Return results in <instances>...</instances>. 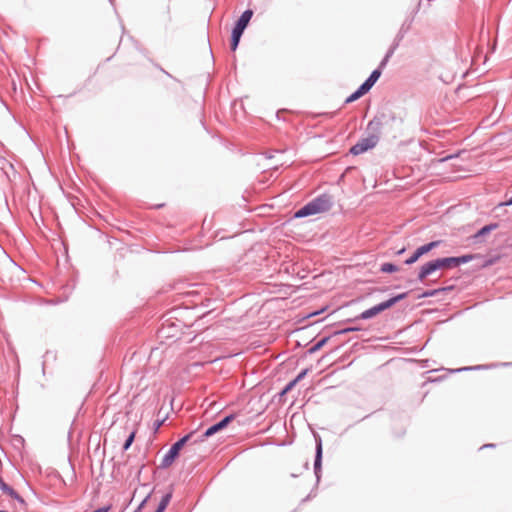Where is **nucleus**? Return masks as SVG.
Returning a JSON list of instances; mask_svg holds the SVG:
<instances>
[{
    "label": "nucleus",
    "mask_w": 512,
    "mask_h": 512,
    "mask_svg": "<svg viewBox=\"0 0 512 512\" xmlns=\"http://www.w3.org/2000/svg\"><path fill=\"white\" fill-rule=\"evenodd\" d=\"M252 16H253V11L252 10L244 11L243 14L241 15V17L238 19V21H237V23H236L234 28L244 32V30L247 27V25H248L249 21L251 20Z\"/></svg>",
    "instance_id": "nucleus-7"
},
{
    "label": "nucleus",
    "mask_w": 512,
    "mask_h": 512,
    "mask_svg": "<svg viewBox=\"0 0 512 512\" xmlns=\"http://www.w3.org/2000/svg\"><path fill=\"white\" fill-rule=\"evenodd\" d=\"M171 499V494H166L159 503V506L155 512H164Z\"/></svg>",
    "instance_id": "nucleus-13"
},
{
    "label": "nucleus",
    "mask_w": 512,
    "mask_h": 512,
    "mask_svg": "<svg viewBox=\"0 0 512 512\" xmlns=\"http://www.w3.org/2000/svg\"><path fill=\"white\" fill-rule=\"evenodd\" d=\"M242 34H243V31L238 30L236 28L233 29V31H232V38H231V49L233 51L236 50Z\"/></svg>",
    "instance_id": "nucleus-9"
},
{
    "label": "nucleus",
    "mask_w": 512,
    "mask_h": 512,
    "mask_svg": "<svg viewBox=\"0 0 512 512\" xmlns=\"http://www.w3.org/2000/svg\"><path fill=\"white\" fill-rule=\"evenodd\" d=\"M381 75V71L380 70H374L371 75L369 76V78L362 84V89L363 90H370L373 85L376 83V81L379 79Z\"/></svg>",
    "instance_id": "nucleus-8"
},
{
    "label": "nucleus",
    "mask_w": 512,
    "mask_h": 512,
    "mask_svg": "<svg viewBox=\"0 0 512 512\" xmlns=\"http://www.w3.org/2000/svg\"><path fill=\"white\" fill-rule=\"evenodd\" d=\"M404 251H405V248H402L401 250L398 251V254H402Z\"/></svg>",
    "instance_id": "nucleus-24"
},
{
    "label": "nucleus",
    "mask_w": 512,
    "mask_h": 512,
    "mask_svg": "<svg viewBox=\"0 0 512 512\" xmlns=\"http://www.w3.org/2000/svg\"><path fill=\"white\" fill-rule=\"evenodd\" d=\"M382 272L391 273L398 271V268L392 263H384L381 267Z\"/></svg>",
    "instance_id": "nucleus-14"
},
{
    "label": "nucleus",
    "mask_w": 512,
    "mask_h": 512,
    "mask_svg": "<svg viewBox=\"0 0 512 512\" xmlns=\"http://www.w3.org/2000/svg\"><path fill=\"white\" fill-rule=\"evenodd\" d=\"M321 455H322V447H321V443H319L317 446V455H316V459H315V469L316 470L321 465Z\"/></svg>",
    "instance_id": "nucleus-15"
},
{
    "label": "nucleus",
    "mask_w": 512,
    "mask_h": 512,
    "mask_svg": "<svg viewBox=\"0 0 512 512\" xmlns=\"http://www.w3.org/2000/svg\"><path fill=\"white\" fill-rule=\"evenodd\" d=\"M331 208V202L327 197H319L295 213L296 218L306 217L328 211Z\"/></svg>",
    "instance_id": "nucleus-2"
},
{
    "label": "nucleus",
    "mask_w": 512,
    "mask_h": 512,
    "mask_svg": "<svg viewBox=\"0 0 512 512\" xmlns=\"http://www.w3.org/2000/svg\"><path fill=\"white\" fill-rule=\"evenodd\" d=\"M472 259L471 255L462 256V257H447L440 258L433 261H430L424 264L419 272L418 278L420 281H423L427 276L431 275L437 270L441 269H449L452 267H456L462 263H466Z\"/></svg>",
    "instance_id": "nucleus-1"
},
{
    "label": "nucleus",
    "mask_w": 512,
    "mask_h": 512,
    "mask_svg": "<svg viewBox=\"0 0 512 512\" xmlns=\"http://www.w3.org/2000/svg\"><path fill=\"white\" fill-rule=\"evenodd\" d=\"M108 510H109V507H102V508H99V509H97V510H95L93 512H108Z\"/></svg>",
    "instance_id": "nucleus-21"
},
{
    "label": "nucleus",
    "mask_w": 512,
    "mask_h": 512,
    "mask_svg": "<svg viewBox=\"0 0 512 512\" xmlns=\"http://www.w3.org/2000/svg\"><path fill=\"white\" fill-rule=\"evenodd\" d=\"M234 419V415H229V416H226L223 420H221L220 422H218L217 424H214L212 425L211 427H209L205 433L202 435L201 437V441H203L205 438L215 434L216 432L224 429L225 427H227V425Z\"/></svg>",
    "instance_id": "nucleus-6"
},
{
    "label": "nucleus",
    "mask_w": 512,
    "mask_h": 512,
    "mask_svg": "<svg viewBox=\"0 0 512 512\" xmlns=\"http://www.w3.org/2000/svg\"><path fill=\"white\" fill-rule=\"evenodd\" d=\"M193 435L194 432H191L172 445L162 460V467H169L174 462L175 458L179 454V451L193 437Z\"/></svg>",
    "instance_id": "nucleus-4"
},
{
    "label": "nucleus",
    "mask_w": 512,
    "mask_h": 512,
    "mask_svg": "<svg viewBox=\"0 0 512 512\" xmlns=\"http://www.w3.org/2000/svg\"><path fill=\"white\" fill-rule=\"evenodd\" d=\"M0 488L4 492L9 494L11 497L19 500L20 502H23V499L12 488H10L6 483H4L1 479H0Z\"/></svg>",
    "instance_id": "nucleus-10"
},
{
    "label": "nucleus",
    "mask_w": 512,
    "mask_h": 512,
    "mask_svg": "<svg viewBox=\"0 0 512 512\" xmlns=\"http://www.w3.org/2000/svg\"><path fill=\"white\" fill-rule=\"evenodd\" d=\"M368 90H363L362 85L358 88L357 91H355L353 94H351L347 99L346 103H351L362 97L364 94H366Z\"/></svg>",
    "instance_id": "nucleus-11"
},
{
    "label": "nucleus",
    "mask_w": 512,
    "mask_h": 512,
    "mask_svg": "<svg viewBox=\"0 0 512 512\" xmlns=\"http://www.w3.org/2000/svg\"><path fill=\"white\" fill-rule=\"evenodd\" d=\"M404 297H405V294H401V295L393 297L385 302H382L370 309L365 310L358 316V318L359 319H369V318L375 317L379 313H381L384 310L393 306L398 300L403 299Z\"/></svg>",
    "instance_id": "nucleus-3"
},
{
    "label": "nucleus",
    "mask_w": 512,
    "mask_h": 512,
    "mask_svg": "<svg viewBox=\"0 0 512 512\" xmlns=\"http://www.w3.org/2000/svg\"><path fill=\"white\" fill-rule=\"evenodd\" d=\"M379 141L376 134L369 135L368 137L360 139L354 146L351 147L350 153L357 156L373 149Z\"/></svg>",
    "instance_id": "nucleus-5"
},
{
    "label": "nucleus",
    "mask_w": 512,
    "mask_h": 512,
    "mask_svg": "<svg viewBox=\"0 0 512 512\" xmlns=\"http://www.w3.org/2000/svg\"><path fill=\"white\" fill-rule=\"evenodd\" d=\"M327 341V339H322L321 341H319L316 345L315 348H320L324 345V343Z\"/></svg>",
    "instance_id": "nucleus-20"
},
{
    "label": "nucleus",
    "mask_w": 512,
    "mask_h": 512,
    "mask_svg": "<svg viewBox=\"0 0 512 512\" xmlns=\"http://www.w3.org/2000/svg\"><path fill=\"white\" fill-rule=\"evenodd\" d=\"M496 228V225H487V226H484L482 229H480L478 231V233L475 235V237H479V236H482V235H485L486 233L492 231L493 229Z\"/></svg>",
    "instance_id": "nucleus-16"
},
{
    "label": "nucleus",
    "mask_w": 512,
    "mask_h": 512,
    "mask_svg": "<svg viewBox=\"0 0 512 512\" xmlns=\"http://www.w3.org/2000/svg\"><path fill=\"white\" fill-rule=\"evenodd\" d=\"M501 205H505V206L512 205V197L508 201L502 203Z\"/></svg>",
    "instance_id": "nucleus-22"
},
{
    "label": "nucleus",
    "mask_w": 512,
    "mask_h": 512,
    "mask_svg": "<svg viewBox=\"0 0 512 512\" xmlns=\"http://www.w3.org/2000/svg\"><path fill=\"white\" fill-rule=\"evenodd\" d=\"M306 373H307V369L303 370L301 373H299V375L291 383H289V385L287 386L286 390L291 389L298 381L303 379L304 376L306 375Z\"/></svg>",
    "instance_id": "nucleus-17"
},
{
    "label": "nucleus",
    "mask_w": 512,
    "mask_h": 512,
    "mask_svg": "<svg viewBox=\"0 0 512 512\" xmlns=\"http://www.w3.org/2000/svg\"><path fill=\"white\" fill-rule=\"evenodd\" d=\"M0 512H7V511H4V510H0Z\"/></svg>",
    "instance_id": "nucleus-25"
},
{
    "label": "nucleus",
    "mask_w": 512,
    "mask_h": 512,
    "mask_svg": "<svg viewBox=\"0 0 512 512\" xmlns=\"http://www.w3.org/2000/svg\"><path fill=\"white\" fill-rule=\"evenodd\" d=\"M419 258H420V256H419V255H418V253L415 251V252H414V254H413L410 258H408V259L405 261V263H406L407 265L413 264V263H415Z\"/></svg>",
    "instance_id": "nucleus-19"
},
{
    "label": "nucleus",
    "mask_w": 512,
    "mask_h": 512,
    "mask_svg": "<svg viewBox=\"0 0 512 512\" xmlns=\"http://www.w3.org/2000/svg\"><path fill=\"white\" fill-rule=\"evenodd\" d=\"M134 437H135V432H132L123 445L124 450H127L131 446V444L134 441Z\"/></svg>",
    "instance_id": "nucleus-18"
},
{
    "label": "nucleus",
    "mask_w": 512,
    "mask_h": 512,
    "mask_svg": "<svg viewBox=\"0 0 512 512\" xmlns=\"http://www.w3.org/2000/svg\"><path fill=\"white\" fill-rule=\"evenodd\" d=\"M379 123H376L375 121H371L369 124H368V127L371 128L373 127L374 125H378Z\"/></svg>",
    "instance_id": "nucleus-23"
},
{
    "label": "nucleus",
    "mask_w": 512,
    "mask_h": 512,
    "mask_svg": "<svg viewBox=\"0 0 512 512\" xmlns=\"http://www.w3.org/2000/svg\"><path fill=\"white\" fill-rule=\"evenodd\" d=\"M439 242L437 241H434V242H430L426 245H423L421 247H419L416 252L418 253V255L421 257L423 254L425 253H428L431 249H433L434 247H436L438 245Z\"/></svg>",
    "instance_id": "nucleus-12"
}]
</instances>
